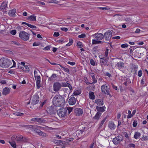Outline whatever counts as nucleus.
I'll use <instances>...</instances> for the list:
<instances>
[{"instance_id":"1a4fd4ad","label":"nucleus","mask_w":148,"mask_h":148,"mask_svg":"<svg viewBox=\"0 0 148 148\" xmlns=\"http://www.w3.org/2000/svg\"><path fill=\"white\" fill-rule=\"evenodd\" d=\"M53 90L55 92L60 90L62 87V84L58 82H55L53 85Z\"/></svg>"},{"instance_id":"c9c22d12","label":"nucleus","mask_w":148,"mask_h":148,"mask_svg":"<svg viewBox=\"0 0 148 148\" xmlns=\"http://www.w3.org/2000/svg\"><path fill=\"white\" fill-rule=\"evenodd\" d=\"M73 40L72 39H70L69 42L66 44V46H69L72 44Z\"/></svg>"},{"instance_id":"dca6fc26","label":"nucleus","mask_w":148,"mask_h":148,"mask_svg":"<svg viewBox=\"0 0 148 148\" xmlns=\"http://www.w3.org/2000/svg\"><path fill=\"white\" fill-rule=\"evenodd\" d=\"M38 72L36 70L34 72L35 79L36 81H40V77L39 75L38 74Z\"/></svg>"},{"instance_id":"e433bc0d","label":"nucleus","mask_w":148,"mask_h":148,"mask_svg":"<svg viewBox=\"0 0 148 148\" xmlns=\"http://www.w3.org/2000/svg\"><path fill=\"white\" fill-rule=\"evenodd\" d=\"M36 85L37 87V88H39L40 87V81H36Z\"/></svg>"},{"instance_id":"6ab92c4d","label":"nucleus","mask_w":148,"mask_h":148,"mask_svg":"<svg viewBox=\"0 0 148 148\" xmlns=\"http://www.w3.org/2000/svg\"><path fill=\"white\" fill-rule=\"evenodd\" d=\"M106 108V107L104 106L102 107L97 106L96 107V108L99 112H104Z\"/></svg>"},{"instance_id":"6e6d98bb","label":"nucleus","mask_w":148,"mask_h":148,"mask_svg":"<svg viewBox=\"0 0 148 148\" xmlns=\"http://www.w3.org/2000/svg\"><path fill=\"white\" fill-rule=\"evenodd\" d=\"M73 140V138H70L69 139H67L66 140V141L67 143H69L70 142L72 141Z\"/></svg>"},{"instance_id":"680f3d73","label":"nucleus","mask_w":148,"mask_h":148,"mask_svg":"<svg viewBox=\"0 0 148 148\" xmlns=\"http://www.w3.org/2000/svg\"><path fill=\"white\" fill-rule=\"evenodd\" d=\"M143 139L144 141H147L148 140V138L147 136H143Z\"/></svg>"},{"instance_id":"9b49d317","label":"nucleus","mask_w":148,"mask_h":148,"mask_svg":"<svg viewBox=\"0 0 148 148\" xmlns=\"http://www.w3.org/2000/svg\"><path fill=\"white\" fill-rule=\"evenodd\" d=\"M122 138L120 136H118L113 139V142L116 145H117L122 140Z\"/></svg>"},{"instance_id":"6e6552de","label":"nucleus","mask_w":148,"mask_h":148,"mask_svg":"<svg viewBox=\"0 0 148 148\" xmlns=\"http://www.w3.org/2000/svg\"><path fill=\"white\" fill-rule=\"evenodd\" d=\"M39 97L37 94L34 95L30 99V101L33 105H35L38 103L39 101Z\"/></svg>"},{"instance_id":"7ed1b4c3","label":"nucleus","mask_w":148,"mask_h":148,"mask_svg":"<svg viewBox=\"0 0 148 148\" xmlns=\"http://www.w3.org/2000/svg\"><path fill=\"white\" fill-rule=\"evenodd\" d=\"M11 64V62L8 58L3 57L0 60V66L2 67L8 68Z\"/></svg>"},{"instance_id":"7c9ffc66","label":"nucleus","mask_w":148,"mask_h":148,"mask_svg":"<svg viewBox=\"0 0 148 148\" xmlns=\"http://www.w3.org/2000/svg\"><path fill=\"white\" fill-rule=\"evenodd\" d=\"M108 117V116H107L105 117L101 121L100 123V124L99 127H101L105 121L106 120Z\"/></svg>"},{"instance_id":"9d476101","label":"nucleus","mask_w":148,"mask_h":148,"mask_svg":"<svg viewBox=\"0 0 148 148\" xmlns=\"http://www.w3.org/2000/svg\"><path fill=\"white\" fill-rule=\"evenodd\" d=\"M112 33L111 31L108 30L105 32L103 35L104 37L105 38L106 40L108 41L109 39L111 38L112 37Z\"/></svg>"},{"instance_id":"a211bd4d","label":"nucleus","mask_w":148,"mask_h":148,"mask_svg":"<svg viewBox=\"0 0 148 148\" xmlns=\"http://www.w3.org/2000/svg\"><path fill=\"white\" fill-rule=\"evenodd\" d=\"M116 66L119 69H123L124 68L125 65L124 63L122 62H118L116 64Z\"/></svg>"},{"instance_id":"c756f323","label":"nucleus","mask_w":148,"mask_h":148,"mask_svg":"<svg viewBox=\"0 0 148 148\" xmlns=\"http://www.w3.org/2000/svg\"><path fill=\"white\" fill-rule=\"evenodd\" d=\"M81 93V91L80 90H76L74 91L73 94L74 96H77Z\"/></svg>"},{"instance_id":"603ef678","label":"nucleus","mask_w":148,"mask_h":148,"mask_svg":"<svg viewBox=\"0 0 148 148\" xmlns=\"http://www.w3.org/2000/svg\"><path fill=\"white\" fill-rule=\"evenodd\" d=\"M10 33L13 35H14L16 34V31L15 30H12L10 32Z\"/></svg>"},{"instance_id":"4c0bfd02","label":"nucleus","mask_w":148,"mask_h":148,"mask_svg":"<svg viewBox=\"0 0 148 148\" xmlns=\"http://www.w3.org/2000/svg\"><path fill=\"white\" fill-rule=\"evenodd\" d=\"M12 44H14L15 45L17 46H19L20 45V44L17 41H12Z\"/></svg>"},{"instance_id":"13d9d810","label":"nucleus","mask_w":148,"mask_h":148,"mask_svg":"<svg viewBox=\"0 0 148 148\" xmlns=\"http://www.w3.org/2000/svg\"><path fill=\"white\" fill-rule=\"evenodd\" d=\"M108 49H106V50L105 51V56L106 57H107L108 55Z\"/></svg>"},{"instance_id":"f257e3e1","label":"nucleus","mask_w":148,"mask_h":148,"mask_svg":"<svg viewBox=\"0 0 148 148\" xmlns=\"http://www.w3.org/2000/svg\"><path fill=\"white\" fill-rule=\"evenodd\" d=\"M53 103L56 106H63L64 104V98L60 95H56L53 99Z\"/></svg>"},{"instance_id":"58836bf2","label":"nucleus","mask_w":148,"mask_h":148,"mask_svg":"<svg viewBox=\"0 0 148 148\" xmlns=\"http://www.w3.org/2000/svg\"><path fill=\"white\" fill-rule=\"evenodd\" d=\"M77 45L79 48H81L82 47V43L80 41L77 42Z\"/></svg>"},{"instance_id":"cd10ccee","label":"nucleus","mask_w":148,"mask_h":148,"mask_svg":"<svg viewBox=\"0 0 148 148\" xmlns=\"http://www.w3.org/2000/svg\"><path fill=\"white\" fill-rule=\"evenodd\" d=\"M140 135L141 134L140 132H135L134 136V138L135 139H137L139 138Z\"/></svg>"},{"instance_id":"ea45409f","label":"nucleus","mask_w":148,"mask_h":148,"mask_svg":"<svg viewBox=\"0 0 148 148\" xmlns=\"http://www.w3.org/2000/svg\"><path fill=\"white\" fill-rule=\"evenodd\" d=\"M92 78L93 80V82L92 83L95 84L97 82V81L96 78H95V76L92 77Z\"/></svg>"},{"instance_id":"72a5a7b5","label":"nucleus","mask_w":148,"mask_h":148,"mask_svg":"<svg viewBox=\"0 0 148 148\" xmlns=\"http://www.w3.org/2000/svg\"><path fill=\"white\" fill-rule=\"evenodd\" d=\"M57 64L58 65L60 66L66 72H69V70L67 68H65V67L62 66V65H60V64Z\"/></svg>"},{"instance_id":"0e129e2a","label":"nucleus","mask_w":148,"mask_h":148,"mask_svg":"<svg viewBox=\"0 0 148 148\" xmlns=\"http://www.w3.org/2000/svg\"><path fill=\"white\" fill-rule=\"evenodd\" d=\"M46 101H45L43 102H42L40 105V107H42L43 105L46 103Z\"/></svg>"},{"instance_id":"423d86ee","label":"nucleus","mask_w":148,"mask_h":148,"mask_svg":"<svg viewBox=\"0 0 148 148\" xmlns=\"http://www.w3.org/2000/svg\"><path fill=\"white\" fill-rule=\"evenodd\" d=\"M15 138V140L19 143L24 142L27 141V139L21 135H16L13 136L12 138Z\"/></svg>"},{"instance_id":"ddd939ff","label":"nucleus","mask_w":148,"mask_h":148,"mask_svg":"<svg viewBox=\"0 0 148 148\" xmlns=\"http://www.w3.org/2000/svg\"><path fill=\"white\" fill-rule=\"evenodd\" d=\"M76 102V99L75 97H72L69 100V102L70 105H73L75 104Z\"/></svg>"},{"instance_id":"f704fd0d","label":"nucleus","mask_w":148,"mask_h":148,"mask_svg":"<svg viewBox=\"0 0 148 148\" xmlns=\"http://www.w3.org/2000/svg\"><path fill=\"white\" fill-rule=\"evenodd\" d=\"M13 114L17 116H22L24 114L23 113L18 112H16L15 113H13Z\"/></svg>"},{"instance_id":"f3484780","label":"nucleus","mask_w":148,"mask_h":148,"mask_svg":"<svg viewBox=\"0 0 148 148\" xmlns=\"http://www.w3.org/2000/svg\"><path fill=\"white\" fill-rule=\"evenodd\" d=\"M10 91V89L8 87L4 88L2 91V93L3 95H6L9 94Z\"/></svg>"},{"instance_id":"37998d69","label":"nucleus","mask_w":148,"mask_h":148,"mask_svg":"<svg viewBox=\"0 0 148 148\" xmlns=\"http://www.w3.org/2000/svg\"><path fill=\"white\" fill-rule=\"evenodd\" d=\"M60 34L58 32H54L53 34V36L55 37H57L59 36Z\"/></svg>"},{"instance_id":"e2e57ef3","label":"nucleus","mask_w":148,"mask_h":148,"mask_svg":"<svg viewBox=\"0 0 148 148\" xmlns=\"http://www.w3.org/2000/svg\"><path fill=\"white\" fill-rule=\"evenodd\" d=\"M57 42H58L59 43L61 44L62 42H64V41L63 40L61 39L58 40Z\"/></svg>"},{"instance_id":"4468645a","label":"nucleus","mask_w":148,"mask_h":148,"mask_svg":"<svg viewBox=\"0 0 148 148\" xmlns=\"http://www.w3.org/2000/svg\"><path fill=\"white\" fill-rule=\"evenodd\" d=\"M75 113L76 115L78 116H80L82 115L83 113V111L81 109L79 108H77L76 109L75 111Z\"/></svg>"},{"instance_id":"2f4dec72","label":"nucleus","mask_w":148,"mask_h":148,"mask_svg":"<svg viewBox=\"0 0 148 148\" xmlns=\"http://www.w3.org/2000/svg\"><path fill=\"white\" fill-rule=\"evenodd\" d=\"M9 143L11 145V146L14 148H16V145L15 142L9 141Z\"/></svg>"},{"instance_id":"b1692460","label":"nucleus","mask_w":148,"mask_h":148,"mask_svg":"<svg viewBox=\"0 0 148 148\" xmlns=\"http://www.w3.org/2000/svg\"><path fill=\"white\" fill-rule=\"evenodd\" d=\"M107 62V60L104 58L102 60H100V62L101 64V65H106Z\"/></svg>"},{"instance_id":"052dcab7","label":"nucleus","mask_w":148,"mask_h":148,"mask_svg":"<svg viewBox=\"0 0 148 148\" xmlns=\"http://www.w3.org/2000/svg\"><path fill=\"white\" fill-rule=\"evenodd\" d=\"M95 145V144L94 143H92L90 146L89 147V148H93L94 147Z\"/></svg>"},{"instance_id":"5fc2aeb1","label":"nucleus","mask_w":148,"mask_h":148,"mask_svg":"<svg viewBox=\"0 0 148 148\" xmlns=\"http://www.w3.org/2000/svg\"><path fill=\"white\" fill-rule=\"evenodd\" d=\"M50 48V46H47L44 48V50H49Z\"/></svg>"},{"instance_id":"de8ad7c7","label":"nucleus","mask_w":148,"mask_h":148,"mask_svg":"<svg viewBox=\"0 0 148 148\" xmlns=\"http://www.w3.org/2000/svg\"><path fill=\"white\" fill-rule=\"evenodd\" d=\"M137 122L136 121H134L133 123V126L134 127H135L137 125Z\"/></svg>"},{"instance_id":"3c124183","label":"nucleus","mask_w":148,"mask_h":148,"mask_svg":"<svg viewBox=\"0 0 148 148\" xmlns=\"http://www.w3.org/2000/svg\"><path fill=\"white\" fill-rule=\"evenodd\" d=\"M68 64H69L71 66L74 65L75 64V62H71L70 61H69L67 62Z\"/></svg>"},{"instance_id":"338daca9","label":"nucleus","mask_w":148,"mask_h":148,"mask_svg":"<svg viewBox=\"0 0 148 148\" xmlns=\"http://www.w3.org/2000/svg\"><path fill=\"white\" fill-rule=\"evenodd\" d=\"M140 29L137 28L136 29L135 31V33H140Z\"/></svg>"},{"instance_id":"a19ab883","label":"nucleus","mask_w":148,"mask_h":148,"mask_svg":"<svg viewBox=\"0 0 148 148\" xmlns=\"http://www.w3.org/2000/svg\"><path fill=\"white\" fill-rule=\"evenodd\" d=\"M68 85L69 83L67 82H62V85L63 87H66L68 86Z\"/></svg>"},{"instance_id":"39448f33","label":"nucleus","mask_w":148,"mask_h":148,"mask_svg":"<svg viewBox=\"0 0 148 148\" xmlns=\"http://www.w3.org/2000/svg\"><path fill=\"white\" fill-rule=\"evenodd\" d=\"M19 36L20 38L24 41H27L29 39V35L24 31L20 32Z\"/></svg>"},{"instance_id":"c03bdc74","label":"nucleus","mask_w":148,"mask_h":148,"mask_svg":"<svg viewBox=\"0 0 148 148\" xmlns=\"http://www.w3.org/2000/svg\"><path fill=\"white\" fill-rule=\"evenodd\" d=\"M86 36V35L85 34H82L80 35H79L78 36V37L79 38H84Z\"/></svg>"},{"instance_id":"393cba45","label":"nucleus","mask_w":148,"mask_h":148,"mask_svg":"<svg viewBox=\"0 0 148 148\" xmlns=\"http://www.w3.org/2000/svg\"><path fill=\"white\" fill-rule=\"evenodd\" d=\"M28 20L33 21H36V16L34 15H31L27 18Z\"/></svg>"},{"instance_id":"473e14b6","label":"nucleus","mask_w":148,"mask_h":148,"mask_svg":"<svg viewBox=\"0 0 148 148\" xmlns=\"http://www.w3.org/2000/svg\"><path fill=\"white\" fill-rule=\"evenodd\" d=\"M128 114L127 116V119H130L133 116V114H131V112L130 110L128 111Z\"/></svg>"},{"instance_id":"09e8293b","label":"nucleus","mask_w":148,"mask_h":148,"mask_svg":"<svg viewBox=\"0 0 148 148\" xmlns=\"http://www.w3.org/2000/svg\"><path fill=\"white\" fill-rule=\"evenodd\" d=\"M128 146H129V147H132L134 148H135V145L134 144H132V143H130V144H129Z\"/></svg>"},{"instance_id":"412c9836","label":"nucleus","mask_w":148,"mask_h":148,"mask_svg":"<svg viewBox=\"0 0 148 148\" xmlns=\"http://www.w3.org/2000/svg\"><path fill=\"white\" fill-rule=\"evenodd\" d=\"M101 114V113L99 112H97L95 116L93 117V119L95 120H98L99 119Z\"/></svg>"},{"instance_id":"69168bd1","label":"nucleus","mask_w":148,"mask_h":148,"mask_svg":"<svg viewBox=\"0 0 148 148\" xmlns=\"http://www.w3.org/2000/svg\"><path fill=\"white\" fill-rule=\"evenodd\" d=\"M120 38V37L119 36L114 37L112 38L113 39H119Z\"/></svg>"},{"instance_id":"2eb2a0df","label":"nucleus","mask_w":148,"mask_h":148,"mask_svg":"<svg viewBox=\"0 0 148 148\" xmlns=\"http://www.w3.org/2000/svg\"><path fill=\"white\" fill-rule=\"evenodd\" d=\"M36 133H37L39 135L43 137H46L47 135L46 134L43 132L39 130H37L36 131Z\"/></svg>"},{"instance_id":"c85d7f7f","label":"nucleus","mask_w":148,"mask_h":148,"mask_svg":"<svg viewBox=\"0 0 148 148\" xmlns=\"http://www.w3.org/2000/svg\"><path fill=\"white\" fill-rule=\"evenodd\" d=\"M7 5V3L6 2H3L1 5V8L2 9H5Z\"/></svg>"},{"instance_id":"4d7b16f0","label":"nucleus","mask_w":148,"mask_h":148,"mask_svg":"<svg viewBox=\"0 0 148 148\" xmlns=\"http://www.w3.org/2000/svg\"><path fill=\"white\" fill-rule=\"evenodd\" d=\"M61 29L64 32H67L68 30V29L65 27H61Z\"/></svg>"},{"instance_id":"79ce46f5","label":"nucleus","mask_w":148,"mask_h":148,"mask_svg":"<svg viewBox=\"0 0 148 148\" xmlns=\"http://www.w3.org/2000/svg\"><path fill=\"white\" fill-rule=\"evenodd\" d=\"M90 64L91 65H93V66L95 65V62L92 59L91 60H90Z\"/></svg>"},{"instance_id":"864d4df0","label":"nucleus","mask_w":148,"mask_h":148,"mask_svg":"<svg viewBox=\"0 0 148 148\" xmlns=\"http://www.w3.org/2000/svg\"><path fill=\"white\" fill-rule=\"evenodd\" d=\"M88 74L91 76L92 77L95 76V73L92 72H89L88 73Z\"/></svg>"},{"instance_id":"a878e982","label":"nucleus","mask_w":148,"mask_h":148,"mask_svg":"<svg viewBox=\"0 0 148 148\" xmlns=\"http://www.w3.org/2000/svg\"><path fill=\"white\" fill-rule=\"evenodd\" d=\"M56 77V74L53 73L50 77H49L48 80L49 81H51L55 80Z\"/></svg>"},{"instance_id":"bb28decb","label":"nucleus","mask_w":148,"mask_h":148,"mask_svg":"<svg viewBox=\"0 0 148 148\" xmlns=\"http://www.w3.org/2000/svg\"><path fill=\"white\" fill-rule=\"evenodd\" d=\"M89 98L90 99H95V96L94 93L90 91L89 92Z\"/></svg>"},{"instance_id":"4be33fe9","label":"nucleus","mask_w":148,"mask_h":148,"mask_svg":"<svg viewBox=\"0 0 148 148\" xmlns=\"http://www.w3.org/2000/svg\"><path fill=\"white\" fill-rule=\"evenodd\" d=\"M95 103L98 105H103V101L101 99H97L95 101Z\"/></svg>"},{"instance_id":"0eeeda50","label":"nucleus","mask_w":148,"mask_h":148,"mask_svg":"<svg viewBox=\"0 0 148 148\" xmlns=\"http://www.w3.org/2000/svg\"><path fill=\"white\" fill-rule=\"evenodd\" d=\"M101 90L104 93L111 96L110 94V89L107 84H105L102 85L101 87Z\"/></svg>"},{"instance_id":"774afa93","label":"nucleus","mask_w":148,"mask_h":148,"mask_svg":"<svg viewBox=\"0 0 148 148\" xmlns=\"http://www.w3.org/2000/svg\"><path fill=\"white\" fill-rule=\"evenodd\" d=\"M24 67L25 69V70L27 71H29V69L28 67L27 66H23Z\"/></svg>"},{"instance_id":"bf43d9fd","label":"nucleus","mask_w":148,"mask_h":148,"mask_svg":"<svg viewBox=\"0 0 148 148\" xmlns=\"http://www.w3.org/2000/svg\"><path fill=\"white\" fill-rule=\"evenodd\" d=\"M142 75V71L140 70H139L138 72V76L140 77H141Z\"/></svg>"},{"instance_id":"8fccbe9b","label":"nucleus","mask_w":148,"mask_h":148,"mask_svg":"<svg viewBox=\"0 0 148 148\" xmlns=\"http://www.w3.org/2000/svg\"><path fill=\"white\" fill-rule=\"evenodd\" d=\"M121 47L122 48H124L127 47H128V45L127 44H124L121 45Z\"/></svg>"},{"instance_id":"5701e85b","label":"nucleus","mask_w":148,"mask_h":148,"mask_svg":"<svg viewBox=\"0 0 148 148\" xmlns=\"http://www.w3.org/2000/svg\"><path fill=\"white\" fill-rule=\"evenodd\" d=\"M16 12V10L14 9H13L11 10H10L8 12V14L10 16H13L15 14Z\"/></svg>"},{"instance_id":"a18cd8bd","label":"nucleus","mask_w":148,"mask_h":148,"mask_svg":"<svg viewBox=\"0 0 148 148\" xmlns=\"http://www.w3.org/2000/svg\"><path fill=\"white\" fill-rule=\"evenodd\" d=\"M67 109V111L68 110V113L69 114L71 112H72L73 110L72 108H66Z\"/></svg>"},{"instance_id":"f8f14e48","label":"nucleus","mask_w":148,"mask_h":148,"mask_svg":"<svg viewBox=\"0 0 148 148\" xmlns=\"http://www.w3.org/2000/svg\"><path fill=\"white\" fill-rule=\"evenodd\" d=\"M31 120L32 121H37L39 123H44L46 121L43 119L38 117L32 118L31 119Z\"/></svg>"},{"instance_id":"20e7f679","label":"nucleus","mask_w":148,"mask_h":148,"mask_svg":"<svg viewBox=\"0 0 148 148\" xmlns=\"http://www.w3.org/2000/svg\"><path fill=\"white\" fill-rule=\"evenodd\" d=\"M67 109L66 108H60L57 111L58 114L61 118H65L67 115Z\"/></svg>"},{"instance_id":"aec40b11","label":"nucleus","mask_w":148,"mask_h":148,"mask_svg":"<svg viewBox=\"0 0 148 148\" xmlns=\"http://www.w3.org/2000/svg\"><path fill=\"white\" fill-rule=\"evenodd\" d=\"M109 128L112 130H113L115 129V126L113 122L112 121L109 122L108 125Z\"/></svg>"},{"instance_id":"49530a36","label":"nucleus","mask_w":148,"mask_h":148,"mask_svg":"<svg viewBox=\"0 0 148 148\" xmlns=\"http://www.w3.org/2000/svg\"><path fill=\"white\" fill-rule=\"evenodd\" d=\"M59 2V1L56 0H52L51 1L50 3L57 4Z\"/></svg>"},{"instance_id":"f03ea898","label":"nucleus","mask_w":148,"mask_h":148,"mask_svg":"<svg viewBox=\"0 0 148 148\" xmlns=\"http://www.w3.org/2000/svg\"><path fill=\"white\" fill-rule=\"evenodd\" d=\"M94 39L92 40V43L93 45L101 44L103 42L100 41L104 37L103 35L101 33H97L92 36Z\"/></svg>"}]
</instances>
